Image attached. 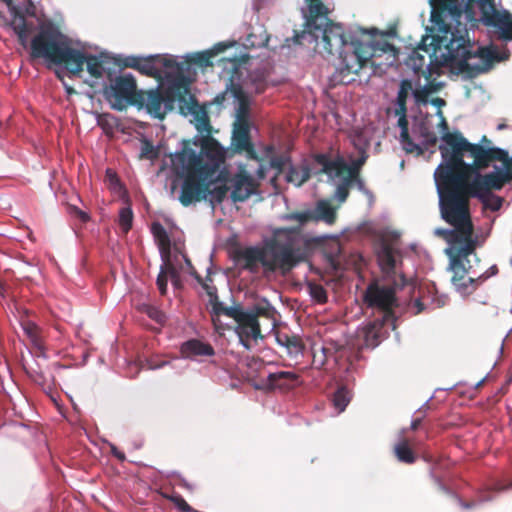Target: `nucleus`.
<instances>
[{"label":"nucleus","mask_w":512,"mask_h":512,"mask_svg":"<svg viewBox=\"0 0 512 512\" xmlns=\"http://www.w3.org/2000/svg\"><path fill=\"white\" fill-rule=\"evenodd\" d=\"M350 140L355 153H349L347 157L320 153L313 159V169L324 173L327 180L336 187L333 197L340 203L347 199V187L368 157L371 138L365 130H354Z\"/></svg>","instance_id":"nucleus-7"},{"label":"nucleus","mask_w":512,"mask_h":512,"mask_svg":"<svg viewBox=\"0 0 512 512\" xmlns=\"http://www.w3.org/2000/svg\"><path fill=\"white\" fill-rule=\"evenodd\" d=\"M486 380V377H484L483 379H481L476 385H475V388H479L483 383L484 381Z\"/></svg>","instance_id":"nucleus-62"},{"label":"nucleus","mask_w":512,"mask_h":512,"mask_svg":"<svg viewBox=\"0 0 512 512\" xmlns=\"http://www.w3.org/2000/svg\"><path fill=\"white\" fill-rule=\"evenodd\" d=\"M432 476L442 491H444L445 493H448V494L451 493L450 490L444 486V484L440 481V479L438 477H436L434 475H432Z\"/></svg>","instance_id":"nucleus-58"},{"label":"nucleus","mask_w":512,"mask_h":512,"mask_svg":"<svg viewBox=\"0 0 512 512\" xmlns=\"http://www.w3.org/2000/svg\"><path fill=\"white\" fill-rule=\"evenodd\" d=\"M274 309L266 303L248 308L243 319L236 322L235 333L239 343L246 349L251 350L259 338H262L260 331L259 316L273 318Z\"/></svg>","instance_id":"nucleus-11"},{"label":"nucleus","mask_w":512,"mask_h":512,"mask_svg":"<svg viewBox=\"0 0 512 512\" xmlns=\"http://www.w3.org/2000/svg\"><path fill=\"white\" fill-rule=\"evenodd\" d=\"M490 143H491L490 140H488L486 136H483L478 145L490 147Z\"/></svg>","instance_id":"nucleus-60"},{"label":"nucleus","mask_w":512,"mask_h":512,"mask_svg":"<svg viewBox=\"0 0 512 512\" xmlns=\"http://www.w3.org/2000/svg\"><path fill=\"white\" fill-rule=\"evenodd\" d=\"M169 56V54L149 55L147 57L129 56L125 59L124 64L127 67L138 70L146 76H163L166 80L169 93L173 98L177 99L176 88L173 87L172 78L169 77V72L172 71V67L166 65V60Z\"/></svg>","instance_id":"nucleus-12"},{"label":"nucleus","mask_w":512,"mask_h":512,"mask_svg":"<svg viewBox=\"0 0 512 512\" xmlns=\"http://www.w3.org/2000/svg\"><path fill=\"white\" fill-rule=\"evenodd\" d=\"M178 259L175 260L171 258V265H165L164 261H162V265L160 266V273L157 277L156 284L158 289L162 295H164L167 291V272H170L173 276L176 274V263Z\"/></svg>","instance_id":"nucleus-34"},{"label":"nucleus","mask_w":512,"mask_h":512,"mask_svg":"<svg viewBox=\"0 0 512 512\" xmlns=\"http://www.w3.org/2000/svg\"><path fill=\"white\" fill-rule=\"evenodd\" d=\"M412 133L414 136H418L420 139V143H417V145L420 146L421 152L415 151L417 154H422L424 149L435 146L438 141L436 133L431 129L429 125L427 116L420 119H414ZM414 143L416 144V142Z\"/></svg>","instance_id":"nucleus-23"},{"label":"nucleus","mask_w":512,"mask_h":512,"mask_svg":"<svg viewBox=\"0 0 512 512\" xmlns=\"http://www.w3.org/2000/svg\"><path fill=\"white\" fill-rule=\"evenodd\" d=\"M299 375L292 371H276L269 373L262 380V385L268 390H290L297 386Z\"/></svg>","instance_id":"nucleus-21"},{"label":"nucleus","mask_w":512,"mask_h":512,"mask_svg":"<svg viewBox=\"0 0 512 512\" xmlns=\"http://www.w3.org/2000/svg\"><path fill=\"white\" fill-rule=\"evenodd\" d=\"M277 343L286 348L288 355L296 357L302 352V347L295 337H291L286 333H278L276 335Z\"/></svg>","instance_id":"nucleus-33"},{"label":"nucleus","mask_w":512,"mask_h":512,"mask_svg":"<svg viewBox=\"0 0 512 512\" xmlns=\"http://www.w3.org/2000/svg\"><path fill=\"white\" fill-rule=\"evenodd\" d=\"M378 264L388 277L396 273V250L388 243H382L377 251Z\"/></svg>","instance_id":"nucleus-28"},{"label":"nucleus","mask_w":512,"mask_h":512,"mask_svg":"<svg viewBox=\"0 0 512 512\" xmlns=\"http://www.w3.org/2000/svg\"><path fill=\"white\" fill-rule=\"evenodd\" d=\"M180 352L184 359H196L202 356H213L215 350L211 344L199 339H189L181 344Z\"/></svg>","instance_id":"nucleus-27"},{"label":"nucleus","mask_w":512,"mask_h":512,"mask_svg":"<svg viewBox=\"0 0 512 512\" xmlns=\"http://www.w3.org/2000/svg\"><path fill=\"white\" fill-rule=\"evenodd\" d=\"M251 127V122H234L231 145L235 151L247 153L253 151L250 139Z\"/></svg>","instance_id":"nucleus-24"},{"label":"nucleus","mask_w":512,"mask_h":512,"mask_svg":"<svg viewBox=\"0 0 512 512\" xmlns=\"http://www.w3.org/2000/svg\"><path fill=\"white\" fill-rule=\"evenodd\" d=\"M111 453L120 461L125 460V454L117 449V447L113 444H110Z\"/></svg>","instance_id":"nucleus-54"},{"label":"nucleus","mask_w":512,"mask_h":512,"mask_svg":"<svg viewBox=\"0 0 512 512\" xmlns=\"http://www.w3.org/2000/svg\"><path fill=\"white\" fill-rule=\"evenodd\" d=\"M118 223L123 233H127L133 223V211L129 205L119 210Z\"/></svg>","instance_id":"nucleus-37"},{"label":"nucleus","mask_w":512,"mask_h":512,"mask_svg":"<svg viewBox=\"0 0 512 512\" xmlns=\"http://www.w3.org/2000/svg\"><path fill=\"white\" fill-rule=\"evenodd\" d=\"M139 104L145 106L148 113L153 117L162 118L164 115L163 103L164 98L158 89L148 91L141 90L138 93Z\"/></svg>","instance_id":"nucleus-25"},{"label":"nucleus","mask_w":512,"mask_h":512,"mask_svg":"<svg viewBox=\"0 0 512 512\" xmlns=\"http://www.w3.org/2000/svg\"><path fill=\"white\" fill-rule=\"evenodd\" d=\"M268 36L264 31H261L258 35L255 33H250L244 42V46L246 48H260L267 45Z\"/></svg>","instance_id":"nucleus-39"},{"label":"nucleus","mask_w":512,"mask_h":512,"mask_svg":"<svg viewBox=\"0 0 512 512\" xmlns=\"http://www.w3.org/2000/svg\"><path fill=\"white\" fill-rule=\"evenodd\" d=\"M443 83H427L418 88H413V83L410 79H402L399 84L397 97L393 103V108L388 109V115H393L397 118V126L400 129L399 140L402 148L407 153L413 151L421 152L420 146L414 143V140L409 135L408 120H407V100L412 97L417 107L426 106L428 104V96L437 92Z\"/></svg>","instance_id":"nucleus-9"},{"label":"nucleus","mask_w":512,"mask_h":512,"mask_svg":"<svg viewBox=\"0 0 512 512\" xmlns=\"http://www.w3.org/2000/svg\"><path fill=\"white\" fill-rule=\"evenodd\" d=\"M328 363L326 356H322L320 351H317L316 348L313 349V364L317 367H321Z\"/></svg>","instance_id":"nucleus-47"},{"label":"nucleus","mask_w":512,"mask_h":512,"mask_svg":"<svg viewBox=\"0 0 512 512\" xmlns=\"http://www.w3.org/2000/svg\"><path fill=\"white\" fill-rule=\"evenodd\" d=\"M147 314L151 319L160 324L164 323L166 320L165 314L156 307H149L147 309Z\"/></svg>","instance_id":"nucleus-45"},{"label":"nucleus","mask_w":512,"mask_h":512,"mask_svg":"<svg viewBox=\"0 0 512 512\" xmlns=\"http://www.w3.org/2000/svg\"><path fill=\"white\" fill-rule=\"evenodd\" d=\"M270 167L275 170V176L285 173L287 182L295 186L302 185L310 176L309 169L304 165H291L286 156L273 157L270 160Z\"/></svg>","instance_id":"nucleus-18"},{"label":"nucleus","mask_w":512,"mask_h":512,"mask_svg":"<svg viewBox=\"0 0 512 512\" xmlns=\"http://www.w3.org/2000/svg\"><path fill=\"white\" fill-rule=\"evenodd\" d=\"M408 65L412 68L415 74L419 75L421 73L427 74V78L431 77L433 74L437 73V66L432 64L430 60L429 63H426L424 56L421 54L414 52L410 58Z\"/></svg>","instance_id":"nucleus-32"},{"label":"nucleus","mask_w":512,"mask_h":512,"mask_svg":"<svg viewBox=\"0 0 512 512\" xmlns=\"http://www.w3.org/2000/svg\"><path fill=\"white\" fill-rule=\"evenodd\" d=\"M447 146L456 144L447 142L445 147L439 145L442 162L434 172V180L439 198L441 218L455 228L464 229L473 226L468 205L470 187L464 172H460L451 158Z\"/></svg>","instance_id":"nucleus-6"},{"label":"nucleus","mask_w":512,"mask_h":512,"mask_svg":"<svg viewBox=\"0 0 512 512\" xmlns=\"http://www.w3.org/2000/svg\"><path fill=\"white\" fill-rule=\"evenodd\" d=\"M230 92L236 103L235 122H250L251 101L249 96L239 86L233 87Z\"/></svg>","instance_id":"nucleus-29"},{"label":"nucleus","mask_w":512,"mask_h":512,"mask_svg":"<svg viewBox=\"0 0 512 512\" xmlns=\"http://www.w3.org/2000/svg\"><path fill=\"white\" fill-rule=\"evenodd\" d=\"M413 307L416 308V314H418L424 310V306L419 298L414 300Z\"/></svg>","instance_id":"nucleus-57"},{"label":"nucleus","mask_w":512,"mask_h":512,"mask_svg":"<svg viewBox=\"0 0 512 512\" xmlns=\"http://www.w3.org/2000/svg\"><path fill=\"white\" fill-rule=\"evenodd\" d=\"M307 10L305 12L306 27L295 35V41L302 43L307 40L312 43L317 41L321 35V42L318 43L321 51L328 55L338 56L340 62L337 67L340 80L350 82L346 79L350 74H357L363 65L374 56V46L368 38L375 30L363 28H350L348 31L341 24L333 23L329 14L333 8L322 0H305Z\"/></svg>","instance_id":"nucleus-2"},{"label":"nucleus","mask_w":512,"mask_h":512,"mask_svg":"<svg viewBox=\"0 0 512 512\" xmlns=\"http://www.w3.org/2000/svg\"><path fill=\"white\" fill-rule=\"evenodd\" d=\"M448 301V297L447 296H441L439 299L435 300L436 302V306L437 307H442L444 306Z\"/></svg>","instance_id":"nucleus-59"},{"label":"nucleus","mask_w":512,"mask_h":512,"mask_svg":"<svg viewBox=\"0 0 512 512\" xmlns=\"http://www.w3.org/2000/svg\"><path fill=\"white\" fill-rule=\"evenodd\" d=\"M208 127H209L208 118H207L206 113L203 112L202 117L199 120L197 128L200 131H207L209 133Z\"/></svg>","instance_id":"nucleus-50"},{"label":"nucleus","mask_w":512,"mask_h":512,"mask_svg":"<svg viewBox=\"0 0 512 512\" xmlns=\"http://www.w3.org/2000/svg\"><path fill=\"white\" fill-rule=\"evenodd\" d=\"M453 250V247L445 249L450 259L449 269L453 272L452 284L462 296L470 295L479 286L481 277L470 275L471 267L466 268L465 263L461 259H454Z\"/></svg>","instance_id":"nucleus-13"},{"label":"nucleus","mask_w":512,"mask_h":512,"mask_svg":"<svg viewBox=\"0 0 512 512\" xmlns=\"http://www.w3.org/2000/svg\"><path fill=\"white\" fill-rule=\"evenodd\" d=\"M307 287L309 295L313 301L317 302L318 304H324L327 302V291L322 285L309 282Z\"/></svg>","instance_id":"nucleus-38"},{"label":"nucleus","mask_w":512,"mask_h":512,"mask_svg":"<svg viewBox=\"0 0 512 512\" xmlns=\"http://www.w3.org/2000/svg\"><path fill=\"white\" fill-rule=\"evenodd\" d=\"M459 232L460 228L455 227H453V229L436 228L434 230V234L436 236L442 237L449 244V246L455 244V240Z\"/></svg>","instance_id":"nucleus-40"},{"label":"nucleus","mask_w":512,"mask_h":512,"mask_svg":"<svg viewBox=\"0 0 512 512\" xmlns=\"http://www.w3.org/2000/svg\"><path fill=\"white\" fill-rule=\"evenodd\" d=\"M358 173H359V170L357 171V173L355 174V176H354V177H353V179L351 180V183L348 185V187H347V191L349 192V187H350L353 183H355V184L357 185V187H358V189H359V190H361V191L365 192L366 194H368V195H370V196L372 197L371 193H370L368 190H366V189H365V187H364V182H363L361 179H359V178H358Z\"/></svg>","instance_id":"nucleus-48"},{"label":"nucleus","mask_w":512,"mask_h":512,"mask_svg":"<svg viewBox=\"0 0 512 512\" xmlns=\"http://www.w3.org/2000/svg\"><path fill=\"white\" fill-rule=\"evenodd\" d=\"M136 92V81L131 74H124L115 78L105 89V95L112 108L122 110Z\"/></svg>","instance_id":"nucleus-14"},{"label":"nucleus","mask_w":512,"mask_h":512,"mask_svg":"<svg viewBox=\"0 0 512 512\" xmlns=\"http://www.w3.org/2000/svg\"><path fill=\"white\" fill-rule=\"evenodd\" d=\"M406 429H402L398 435V442L394 445V454L398 461L412 464L416 460V456L413 450L409 446L408 440L404 438V433Z\"/></svg>","instance_id":"nucleus-31"},{"label":"nucleus","mask_w":512,"mask_h":512,"mask_svg":"<svg viewBox=\"0 0 512 512\" xmlns=\"http://www.w3.org/2000/svg\"><path fill=\"white\" fill-rule=\"evenodd\" d=\"M248 312V308H244L239 304H234L225 308V316L232 318L235 322L243 319L244 315Z\"/></svg>","instance_id":"nucleus-41"},{"label":"nucleus","mask_w":512,"mask_h":512,"mask_svg":"<svg viewBox=\"0 0 512 512\" xmlns=\"http://www.w3.org/2000/svg\"><path fill=\"white\" fill-rule=\"evenodd\" d=\"M508 488H512V482L508 486H502L500 484H497V486H496V489L499 490V491H503V490H506Z\"/></svg>","instance_id":"nucleus-61"},{"label":"nucleus","mask_w":512,"mask_h":512,"mask_svg":"<svg viewBox=\"0 0 512 512\" xmlns=\"http://www.w3.org/2000/svg\"><path fill=\"white\" fill-rule=\"evenodd\" d=\"M476 240L473 238V226L461 229L456 237L455 244L448 248H454V259L468 262L467 257L474 252Z\"/></svg>","instance_id":"nucleus-22"},{"label":"nucleus","mask_w":512,"mask_h":512,"mask_svg":"<svg viewBox=\"0 0 512 512\" xmlns=\"http://www.w3.org/2000/svg\"><path fill=\"white\" fill-rule=\"evenodd\" d=\"M400 278H401L402 284H404V282H405L404 276L400 275Z\"/></svg>","instance_id":"nucleus-64"},{"label":"nucleus","mask_w":512,"mask_h":512,"mask_svg":"<svg viewBox=\"0 0 512 512\" xmlns=\"http://www.w3.org/2000/svg\"><path fill=\"white\" fill-rule=\"evenodd\" d=\"M227 307L228 306L225 305L224 303L219 302V303H216L213 306V310H214L215 314H217V315H224L225 314V308H227Z\"/></svg>","instance_id":"nucleus-53"},{"label":"nucleus","mask_w":512,"mask_h":512,"mask_svg":"<svg viewBox=\"0 0 512 512\" xmlns=\"http://www.w3.org/2000/svg\"><path fill=\"white\" fill-rule=\"evenodd\" d=\"M151 233L158 245L159 253L161 260L164 261L165 265H171V258L177 260L179 257L182 258L188 268V271L191 275H195V270L192 266L191 261L188 259L186 255L182 252L178 251L175 248V251H172L170 237L164 228V226L159 222H154L151 225Z\"/></svg>","instance_id":"nucleus-16"},{"label":"nucleus","mask_w":512,"mask_h":512,"mask_svg":"<svg viewBox=\"0 0 512 512\" xmlns=\"http://www.w3.org/2000/svg\"><path fill=\"white\" fill-rule=\"evenodd\" d=\"M320 353H322V356H326V359L328 362L331 360L335 363L339 362V358L343 355L344 351L340 350H334L333 347L328 345H322L320 347Z\"/></svg>","instance_id":"nucleus-42"},{"label":"nucleus","mask_w":512,"mask_h":512,"mask_svg":"<svg viewBox=\"0 0 512 512\" xmlns=\"http://www.w3.org/2000/svg\"><path fill=\"white\" fill-rule=\"evenodd\" d=\"M256 192L253 178L240 171L231 179V197L234 202H243Z\"/></svg>","instance_id":"nucleus-20"},{"label":"nucleus","mask_w":512,"mask_h":512,"mask_svg":"<svg viewBox=\"0 0 512 512\" xmlns=\"http://www.w3.org/2000/svg\"><path fill=\"white\" fill-rule=\"evenodd\" d=\"M436 116H437V117L439 118V120H440V123H439V124H440V127H441V129H442V135H441V137H440V145H441V144H442V137H443L445 134L450 133V132L447 130V129H448V127H447V122H446V119H445V117H444V115H443V112H442L441 110L436 111ZM455 132H456V131H454L453 133H455Z\"/></svg>","instance_id":"nucleus-46"},{"label":"nucleus","mask_w":512,"mask_h":512,"mask_svg":"<svg viewBox=\"0 0 512 512\" xmlns=\"http://www.w3.org/2000/svg\"><path fill=\"white\" fill-rule=\"evenodd\" d=\"M225 157V148L209 136L193 142L182 141L181 149L171 155V171L182 180L178 199L183 206L201 199H208L212 204L225 199L227 187L211 188Z\"/></svg>","instance_id":"nucleus-3"},{"label":"nucleus","mask_w":512,"mask_h":512,"mask_svg":"<svg viewBox=\"0 0 512 512\" xmlns=\"http://www.w3.org/2000/svg\"><path fill=\"white\" fill-rule=\"evenodd\" d=\"M158 157H159V148L157 146H154L153 143L149 139H147V138L141 139L139 158L154 161Z\"/></svg>","instance_id":"nucleus-36"},{"label":"nucleus","mask_w":512,"mask_h":512,"mask_svg":"<svg viewBox=\"0 0 512 512\" xmlns=\"http://www.w3.org/2000/svg\"><path fill=\"white\" fill-rule=\"evenodd\" d=\"M447 142L456 144L446 148L457 169L464 172L470 189L499 190L512 179V162L504 149L475 145L461 132L445 134L441 146Z\"/></svg>","instance_id":"nucleus-4"},{"label":"nucleus","mask_w":512,"mask_h":512,"mask_svg":"<svg viewBox=\"0 0 512 512\" xmlns=\"http://www.w3.org/2000/svg\"><path fill=\"white\" fill-rule=\"evenodd\" d=\"M75 214L82 222H87L90 219L89 215L86 212L79 210L77 208L75 209Z\"/></svg>","instance_id":"nucleus-55"},{"label":"nucleus","mask_w":512,"mask_h":512,"mask_svg":"<svg viewBox=\"0 0 512 512\" xmlns=\"http://www.w3.org/2000/svg\"><path fill=\"white\" fill-rule=\"evenodd\" d=\"M351 398V391L344 386L338 388L335 391L332 398V403L334 408L338 411V413H341L346 409L347 405L351 401Z\"/></svg>","instance_id":"nucleus-35"},{"label":"nucleus","mask_w":512,"mask_h":512,"mask_svg":"<svg viewBox=\"0 0 512 512\" xmlns=\"http://www.w3.org/2000/svg\"><path fill=\"white\" fill-rule=\"evenodd\" d=\"M30 56L43 59L48 64L63 65L77 70L80 63L79 50L71 46V40L53 23H43L30 42Z\"/></svg>","instance_id":"nucleus-8"},{"label":"nucleus","mask_w":512,"mask_h":512,"mask_svg":"<svg viewBox=\"0 0 512 512\" xmlns=\"http://www.w3.org/2000/svg\"><path fill=\"white\" fill-rule=\"evenodd\" d=\"M261 86H263V84H261ZM262 90H263V87H257L256 88V92L257 93H260Z\"/></svg>","instance_id":"nucleus-63"},{"label":"nucleus","mask_w":512,"mask_h":512,"mask_svg":"<svg viewBox=\"0 0 512 512\" xmlns=\"http://www.w3.org/2000/svg\"><path fill=\"white\" fill-rule=\"evenodd\" d=\"M80 63L77 70L67 66V71L72 75H80L83 72V66L86 64L87 71L94 80L111 75V69L114 65L113 59L106 53L101 52L99 55L87 54L79 50Z\"/></svg>","instance_id":"nucleus-15"},{"label":"nucleus","mask_w":512,"mask_h":512,"mask_svg":"<svg viewBox=\"0 0 512 512\" xmlns=\"http://www.w3.org/2000/svg\"><path fill=\"white\" fill-rule=\"evenodd\" d=\"M431 30L444 62L458 73L475 77L491 69L498 59L494 49L470 43L469 31L482 22L496 29L500 39L512 41V16L498 11L494 0H429Z\"/></svg>","instance_id":"nucleus-1"},{"label":"nucleus","mask_w":512,"mask_h":512,"mask_svg":"<svg viewBox=\"0 0 512 512\" xmlns=\"http://www.w3.org/2000/svg\"><path fill=\"white\" fill-rule=\"evenodd\" d=\"M454 498L457 500L458 504L463 508V509H471V508H474L476 507L479 503H482V502H486V501H490L491 500V497H488V496H481L479 498V500L477 501H471V502H465L463 501L462 499H460L457 495H454Z\"/></svg>","instance_id":"nucleus-43"},{"label":"nucleus","mask_w":512,"mask_h":512,"mask_svg":"<svg viewBox=\"0 0 512 512\" xmlns=\"http://www.w3.org/2000/svg\"><path fill=\"white\" fill-rule=\"evenodd\" d=\"M428 104H431L432 106L436 107L437 111H439V110H441L442 107H444L446 105V101L439 97L432 98V99L428 98Z\"/></svg>","instance_id":"nucleus-51"},{"label":"nucleus","mask_w":512,"mask_h":512,"mask_svg":"<svg viewBox=\"0 0 512 512\" xmlns=\"http://www.w3.org/2000/svg\"><path fill=\"white\" fill-rule=\"evenodd\" d=\"M232 45L233 43L219 42L210 50L188 53L181 57L169 56L166 65L172 67L169 77L172 78L173 87L176 88L177 99H182L189 92L195 74L193 65L200 67L212 65L211 58Z\"/></svg>","instance_id":"nucleus-10"},{"label":"nucleus","mask_w":512,"mask_h":512,"mask_svg":"<svg viewBox=\"0 0 512 512\" xmlns=\"http://www.w3.org/2000/svg\"><path fill=\"white\" fill-rule=\"evenodd\" d=\"M326 238L304 234L300 227L279 228L271 238L264 240L263 246H250L239 250L235 261L241 269L251 273H258L260 267L267 272L291 269L311 254L314 244Z\"/></svg>","instance_id":"nucleus-5"},{"label":"nucleus","mask_w":512,"mask_h":512,"mask_svg":"<svg viewBox=\"0 0 512 512\" xmlns=\"http://www.w3.org/2000/svg\"><path fill=\"white\" fill-rule=\"evenodd\" d=\"M286 218L289 220H296L300 226L310 219L323 221L326 224L331 225L335 222L336 219V209L331 206L329 201L320 200L317 202L315 208L312 211L289 214L286 216Z\"/></svg>","instance_id":"nucleus-19"},{"label":"nucleus","mask_w":512,"mask_h":512,"mask_svg":"<svg viewBox=\"0 0 512 512\" xmlns=\"http://www.w3.org/2000/svg\"><path fill=\"white\" fill-rule=\"evenodd\" d=\"M179 361H181V360L180 359H175L172 362L162 361V362H160L158 364L151 365L150 369H153V370L154 369H160V368H162V367H164L166 365H171V366H173V368H176V363L179 362Z\"/></svg>","instance_id":"nucleus-52"},{"label":"nucleus","mask_w":512,"mask_h":512,"mask_svg":"<svg viewBox=\"0 0 512 512\" xmlns=\"http://www.w3.org/2000/svg\"><path fill=\"white\" fill-rule=\"evenodd\" d=\"M470 196L481 201L485 209L498 211L503 205V198L489 190L470 189Z\"/></svg>","instance_id":"nucleus-30"},{"label":"nucleus","mask_w":512,"mask_h":512,"mask_svg":"<svg viewBox=\"0 0 512 512\" xmlns=\"http://www.w3.org/2000/svg\"><path fill=\"white\" fill-rule=\"evenodd\" d=\"M10 9L12 20L10 23L11 28L18 37L20 44L23 47H27L28 38L31 33L33 24L29 25L25 20V17L19 15L16 8L13 6V0H2Z\"/></svg>","instance_id":"nucleus-26"},{"label":"nucleus","mask_w":512,"mask_h":512,"mask_svg":"<svg viewBox=\"0 0 512 512\" xmlns=\"http://www.w3.org/2000/svg\"><path fill=\"white\" fill-rule=\"evenodd\" d=\"M424 415H421L420 417L414 418L411 422L410 429L416 430L420 424L422 423Z\"/></svg>","instance_id":"nucleus-56"},{"label":"nucleus","mask_w":512,"mask_h":512,"mask_svg":"<svg viewBox=\"0 0 512 512\" xmlns=\"http://www.w3.org/2000/svg\"><path fill=\"white\" fill-rule=\"evenodd\" d=\"M364 301L368 307L388 311L396 304L395 288L371 283L366 289Z\"/></svg>","instance_id":"nucleus-17"},{"label":"nucleus","mask_w":512,"mask_h":512,"mask_svg":"<svg viewBox=\"0 0 512 512\" xmlns=\"http://www.w3.org/2000/svg\"><path fill=\"white\" fill-rule=\"evenodd\" d=\"M498 272V269L495 265L491 266L489 269H487L483 274L479 275L478 277H481V280L479 282V285L488 279L489 277L495 275Z\"/></svg>","instance_id":"nucleus-49"},{"label":"nucleus","mask_w":512,"mask_h":512,"mask_svg":"<svg viewBox=\"0 0 512 512\" xmlns=\"http://www.w3.org/2000/svg\"><path fill=\"white\" fill-rule=\"evenodd\" d=\"M24 333L35 344L37 342V328L33 323L24 322L21 324Z\"/></svg>","instance_id":"nucleus-44"}]
</instances>
